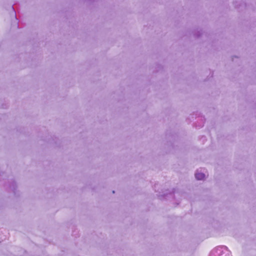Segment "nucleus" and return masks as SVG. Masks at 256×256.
Masks as SVG:
<instances>
[{
	"mask_svg": "<svg viewBox=\"0 0 256 256\" xmlns=\"http://www.w3.org/2000/svg\"><path fill=\"white\" fill-rule=\"evenodd\" d=\"M196 178L198 180H202L205 178V175L200 172L196 173L195 174Z\"/></svg>",
	"mask_w": 256,
	"mask_h": 256,
	"instance_id": "1",
	"label": "nucleus"
}]
</instances>
